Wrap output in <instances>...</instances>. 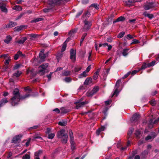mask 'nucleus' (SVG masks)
Masks as SVG:
<instances>
[{
  "label": "nucleus",
  "mask_w": 159,
  "mask_h": 159,
  "mask_svg": "<svg viewBox=\"0 0 159 159\" xmlns=\"http://www.w3.org/2000/svg\"><path fill=\"white\" fill-rule=\"evenodd\" d=\"M13 97L11 98V104L13 106H15L18 104L20 100L24 99L30 96V94H27L22 96L20 97L18 89H15L13 91Z\"/></svg>",
  "instance_id": "obj_1"
},
{
  "label": "nucleus",
  "mask_w": 159,
  "mask_h": 159,
  "mask_svg": "<svg viewBox=\"0 0 159 159\" xmlns=\"http://www.w3.org/2000/svg\"><path fill=\"white\" fill-rule=\"evenodd\" d=\"M57 137L61 139L62 143L66 144L67 143L68 136L67 134L65 133V130L62 129L58 132L57 135Z\"/></svg>",
  "instance_id": "obj_2"
},
{
  "label": "nucleus",
  "mask_w": 159,
  "mask_h": 159,
  "mask_svg": "<svg viewBox=\"0 0 159 159\" xmlns=\"http://www.w3.org/2000/svg\"><path fill=\"white\" fill-rule=\"evenodd\" d=\"M48 64L47 63L43 64L38 67V74L40 75H44L46 72V70L48 66Z\"/></svg>",
  "instance_id": "obj_3"
},
{
  "label": "nucleus",
  "mask_w": 159,
  "mask_h": 159,
  "mask_svg": "<svg viewBox=\"0 0 159 159\" xmlns=\"http://www.w3.org/2000/svg\"><path fill=\"white\" fill-rule=\"evenodd\" d=\"M158 5V4H155L153 2H147L144 5L143 8L145 10H147L157 7Z\"/></svg>",
  "instance_id": "obj_4"
},
{
  "label": "nucleus",
  "mask_w": 159,
  "mask_h": 159,
  "mask_svg": "<svg viewBox=\"0 0 159 159\" xmlns=\"http://www.w3.org/2000/svg\"><path fill=\"white\" fill-rule=\"evenodd\" d=\"M84 25L83 28L84 31H87L89 30L91 27L92 24L91 22L85 20L84 21Z\"/></svg>",
  "instance_id": "obj_5"
},
{
  "label": "nucleus",
  "mask_w": 159,
  "mask_h": 159,
  "mask_svg": "<svg viewBox=\"0 0 159 159\" xmlns=\"http://www.w3.org/2000/svg\"><path fill=\"white\" fill-rule=\"evenodd\" d=\"M76 53L75 50L73 49H71L70 51V58L72 61L74 62L76 60Z\"/></svg>",
  "instance_id": "obj_6"
},
{
  "label": "nucleus",
  "mask_w": 159,
  "mask_h": 159,
  "mask_svg": "<svg viewBox=\"0 0 159 159\" xmlns=\"http://www.w3.org/2000/svg\"><path fill=\"white\" fill-rule=\"evenodd\" d=\"M121 82V80H119L116 81V84L115 85L116 89H115V92H114V93H113V94H112V97L114 95H116V96H117V95L118 94V93L119 92L118 91V89L119 88V87L120 86V83Z\"/></svg>",
  "instance_id": "obj_7"
},
{
  "label": "nucleus",
  "mask_w": 159,
  "mask_h": 159,
  "mask_svg": "<svg viewBox=\"0 0 159 159\" xmlns=\"http://www.w3.org/2000/svg\"><path fill=\"white\" fill-rule=\"evenodd\" d=\"M140 118V115L138 114H135L132 116L131 119V121L133 123H136L138 124V120Z\"/></svg>",
  "instance_id": "obj_8"
},
{
  "label": "nucleus",
  "mask_w": 159,
  "mask_h": 159,
  "mask_svg": "<svg viewBox=\"0 0 159 159\" xmlns=\"http://www.w3.org/2000/svg\"><path fill=\"white\" fill-rule=\"evenodd\" d=\"M44 50L42 49L40 51L39 54V57L42 61H44V60L45 58L46 57L48 56V52L46 54H44Z\"/></svg>",
  "instance_id": "obj_9"
},
{
  "label": "nucleus",
  "mask_w": 159,
  "mask_h": 159,
  "mask_svg": "<svg viewBox=\"0 0 159 159\" xmlns=\"http://www.w3.org/2000/svg\"><path fill=\"white\" fill-rule=\"evenodd\" d=\"M88 103V101H86L81 102H76L75 103V104H76V108L77 109H79L80 108L83 107L85 104H87Z\"/></svg>",
  "instance_id": "obj_10"
},
{
  "label": "nucleus",
  "mask_w": 159,
  "mask_h": 159,
  "mask_svg": "<svg viewBox=\"0 0 159 159\" xmlns=\"http://www.w3.org/2000/svg\"><path fill=\"white\" fill-rule=\"evenodd\" d=\"M0 9L1 11L5 13L7 12V9L6 7V4L3 2H0Z\"/></svg>",
  "instance_id": "obj_11"
},
{
  "label": "nucleus",
  "mask_w": 159,
  "mask_h": 159,
  "mask_svg": "<svg viewBox=\"0 0 159 159\" xmlns=\"http://www.w3.org/2000/svg\"><path fill=\"white\" fill-rule=\"evenodd\" d=\"M8 55L7 54L2 55L1 56H0V57H3L4 58L6 59L7 58V59H6L5 62V65H7L9 64V61L11 60L10 57H8Z\"/></svg>",
  "instance_id": "obj_12"
},
{
  "label": "nucleus",
  "mask_w": 159,
  "mask_h": 159,
  "mask_svg": "<svg viewBox=\"0 0 159 159\" xmlns=\"http://www.w3.org/2000/svg\"><path fill=\"white\" fill-rule=\"evenodd\" d=\"M20 141V137L18 135H16L15 137L12 140V142L17 143H19Z\"/></svg>",
  "instance_id": "obj_13"
},
{
  "label": "nucleus",
  "mask_w": 159,
  "mask_h": 159,
  "mask_svg": "<svg viewBox=\"0 0 159 159\" xmlns=\"http://www.w3.org/2000/svg\"><path fill=\"white\" fill-rule=\"evenodd\" d=\"M24 55L22 52L20 51H18L16 54L14 56V59L15 60H17L19 57L23 56Z\"/></svg>",
  "instance_id": "obj_14"
},
{
  "label": "nucleus",
  "mask_w": 159,
  "mask_h": 159,
  "mask_svg": "<svg viewBox=\"0 0 159 159\" xmlns=\"http://www.w3.org/2000/svg\"><path fill=\"white\" fill-rule=\"evenodd\" d=\"M69 136H70V142L74 141V137L73 135V132L71 130H69Z\"/></svg>",
  "instance_id": "obj_15"
},
{
  "label": "nucleus",
  "mask_w": 159,
  "mask_h": 159,
  "mask_svg": "<svg viewBox=\"0 0 159 159\" xmlns=\"http://www.w3.org/2000/svg\"><path fill=\"white\" fill-rule=\"evenodd\" d=\"M92 82V79L91 78H87L84 82V85H88L90 84Z\"/></svg>",
  "instance_id": "obj_16"
},
{
  "label": "nucleus",
  "mask_w": 159,
  "mask_h": 159,
  "mask_svg": "<svg viewBox=\"0 0 159 159\" xmlns=\"http://www.w3.org/2000/svg\"><path fill=\"white\" fill-rule=\"evenodd\" d=\"M8 102V101L7 98H4L2 99L1 101L0 102V107L3 106Z\"/></svg>",
  "instance_id": "obj_17"
},
{
  "label": "nucleus",
  "mask_w": 159,
  "mask_h": 159,
  "mask_svg": "<svg viewBox=\"0 0 159 159\" xmlns=\"http://www.w3.org/2000/svg\"><path fill=\"white\" fill-rule=\"evenodd\" d=\"M67 123V121L65 119L62 120L59 122L58 124L62 126H66Z\"/></svg>",
  "instance_id": "obj_18"
},
{
  "label": "nucleus",
  "mask_w": 159,
  "mask_h": 159,
  "mask_svg": "<svg viewBox=\"0 0 159 159\" xmlns=\"http://www.w3.org/2000/svg\"><path fill=\"white\" fill-rule=\"evenodd\" d=\"M11 39L12 38L10 36H7L6 37V39L4 40V41L6 43L8 44L10 43V41L11 40Z\"/></svg>",
  "instance_id": "obj_19"
},
{
  "label": "nucleus",
  "mask_w": 159,
  "mask_h": 159,
  "mask_svg": "<svg viewBox=\"0 0 159 159\" xmlns=\"http://www.w3.org/2000/svg\"><path fill=\"white\" fill-rule=\"evenodd\" d=\"M125 19V18L124 17L121 16L117 18L116 20L114 21H113V23L120 21H123Z\"/></svg>",
  "instance_id": "obj_20"
},
{
  "label": "nucleus",
  "mask_w": 159,
  "mask_h": 159,
  "mask_svg": "<svg viewBox=\"0 0 159 159\" xmlns=\"http://www.w3.org/2000/svg\"><path fill=\"white\" fill-rule=\"evenodd\" d=\"M26 40V37H23L20 40L17 41V42L20 44H23Z\"/></svg>",
  "instance_id": "obj_21"
},
{
  "label": "nucleus",
  "mask_w": 159,
  "mask_h": 159,
  "mask_svg": "<svg viewBox=\"0 0 159 159\" xmlns=\"http://www.w3.org/2000/svg\"><path fill=\"white\" fill-rule=\"evenodd\" d=\"M16 25V22H13L11 21H9L8 24V27L9 28H11L14 27Z\"/></svg>",
  "instance_id": "obj_22"
},
{
  "label": "nucleus",
  "mask_w": 159,
  "mask_h": 159,
  "mask_svg": "<svg viewBox=\"0 0 159 159\" xmlns=\"http://www.w3.org/2000/svg\"><path fill=\"white\" fill-rule=\"evenodd\" d=\"M61 113V114L66 113L69 111L65 107H62L60 109Z\"/></svg>",
  "instance_id": "obj_23"
},
{
  "label": "nucleus",
  "mask_w": 159,
  "mask_h": 159,
  "mask_svg": "<svg viewBox=\"0 0 159 159\" xmlns=\"http://www.w3.org/2000/svg\"><path fill=\"white\" fill-rule=\"evenodd\" d=\"M42 153L43 151L41 150H39L35 153L34 156L39 157V155L42 154Z\"/></svg>",
  "instance_id": "obj_24"
},
{
  "label": "nucleus",
  "mask_w": 159,
  "mask_h": 159,
  "mask_svg": "<svg viewBox=\"0 0 159 159\" xmlns=\"http://www.w3.org/2000/svg\"><path fill=\"white\" fill-rule=\"evenodd\" d=\"M87 73L86 71H84L80 75L79 78H82L86 77L87 75Z\"/></svg>",
  "instance_id": "obj_25"
},
{
  "label": "nucleus",
  "mask_w": 159,
  "mask_h": 159,
  "mask_svg": "<svg viewBox=\"0 0 159 159\" xmlns=\"http://www.w3.org/2000/svg\"><path fill=\"white\" fill-rule=\"evenodd\" d=\"M66 45H67V43H66V42H64L63 43V44H62V48L61 49V52H62L65 50L66 49Z\"/></svg>",
  "instance_id": "obj_26"
},
{
  "label": "nucleus",
  "mask_w": 159,
  "mask_h": 159,
  "mask_svg": "<svg viewBox=\"0 0 159 159\" xmlns=\"http://www.w3.org/2000/svg\"><path fill=\"white\" fill-rule=\"evenodd\" d=\"M129 50V49H125L123 50L122 54L123 56H126L128 54V51Z\"/></svg>",
  "instance_id": "obj_27"
},
{
  "label": "nucleus",
  "mask_w": 159,
  "mask_h": 159,
  "mask_svg": "<svg viewBox=\"0 0 159 159\" xmlns=\"http://www.w3.org/2000/svg\"><path fill=\"white\" fill-rule=\"evenodd\" d=\"M99 71H97L95 72L93 76V79L94 80H96L97 79L99 75Z\"/></svg>",
  "instance_id": "obj_28"
},
{
  "label": "nucleus",
  "mask_w": 159,
  "mask_h": 159,
  "mask_svg": "<svg viewBox=\"0 0 159 159\" xmlns=\"http://www.w3.org/2000/svg\"><path fill=\"white\" fill-rule=\"evenodd\" d=\"M93 7L95 8L96 9H98L99 8V7L98 4H91L90 7V8Z\"/></svg>",
  "instance_id": "obj_29"
},
{
  "label": "nucleus",
  "mask_w": 159,
  "mask_h": 159,
  "mask_svg": "<svg viewBox=\"0 0 159 159\" xmlns=\"http://www.w3.org/2000/svg\"><path fill=\"white\" fill-rule=\"evenodd\" d=\"M23 28V27L22 26H17L14 28V30L16 31H19L22 29Z\"/></svg>",
  "instance_id": "obj_30"
},
{
  "label": "nucleus",
  "mask_w": 159,
  "mask_h": 159,
  "mask_svg": "<svg viewBox=\"0 0 159 159\" xmlns=\"http://www.w3.org/2000/svg\"><path fill=\"white\" fill-rule=\"evenodd\" d=\"M21 73H22L20 71H17L16 72L13 74V76L17 77H19Z\"/></svg>",
  "instance_id": "obj_31"
},
{
  "label": "nucleus",
  "mask_w": 159,
  "mask_h": 159,
  "mask_svg": "<svg viewBox=\"0 0 159 159\" xmlns=\"http://www.w3.org/2000/svg\"><path fill=\"white\" fill-rule=\"evenodd\" d=\"M70 71H65L63 73L64 76H67L70 75Z\"/></svg>",
  "instance_id": "obj_32"
},
{
  "label": "nucleus",
  "mask_w": 159,
  "mask_h": 159,
  "mask_svg": "<svg viewBox=\"0 0 159 159\" xmlns=\"http://www.w3.org/2000/svg\"><path fill=\"white\" fill-rule=\"evenodd\" d=\"M63 56V53L61 52L57 53V58L58 60L60 59Z\"/></svg>",
  "instance_id": "obj_33"
},
{
  "label": "nucleus",
  "mask_w": 159,
  "mask_h": 159,
  "mask_svg": "<svg viewBox=\"0 0 159 159\" xmlns=\"http://www.w3.org/2000/svg\"><path fill=\"white\" fill-rule=\"evenodd\" d=\"M13 9L17 11H20L21 10L22 8L19 6H16L13 7Z\"/></svg>",
  "instance_id": "obj_34"
},
{
  "label": "nucleus",
  "mask_w": 159,
  "mask_h": 159,
  "mask_svg": "<svg viewBox=\"0 0 159 159\" xmlns=\"http://www.w3.org/2000/svg\"><path fill=\"white\" fill-rule=\"evenodd\" d=\"M94 94L93 93L92 91H88L86 93V95L88 97H91Z\"/></svg>",
  "instance_id": "obj_35"
},
{
  "label": "nucleus",
  "mask_w": 159,
  "mask_h": 159,
  "mask_svg": "<svg viewBox=\"0 0 159 159\" xmlns=\"http://www.w3.org/2000/svg\"><path fill=\"white\" fill-rule=\"evenodd\" d=\"M71 144V149L72 150H74L75 149V143L74 141L70 142Z\"/></svg>",
  "instance_id": "obj_36"
},
{
  "label": "nucleus",
  "mask_w": 159,
  "mask_h": 159,
  "mask_svg": "<svg viewBox=\"0 0 159 159\" xmlns=\"http://www.w3.org/2000/svg\"><path fill=\"white\" fill-rule=\"evenodd\" d=\"M55 136V134L54 133H51L48 134V138L49 139H52Z\"/></svg>",
  "instance_id": "obj_37"
},
{
  "label": "nucleus",
  "mask_w": 159,
  "mask_h": 159,
  "mask_svg": "<svg viewBox=\"0 0 159 159\" xmlns=\"http://www.w3.org/2000/svg\"><path fill=\"white\" fill-rule=\"evenodd\" d=\"M133 128H131L129 129L128 132V137H129L130 136V135L133 132Z\"/></svg>",
  "instance_id": "obj_38"
},
{
  "label": "nucleus",
  "mask_w": 159,
  "mask_h": 159,
  "mask_svg": "<svg viewBox=\"0 0 159 159\" xmlns=\"http://www.w3.org/2000/svg\"><path fill=\"white\" fill-rule=\"evenodd\" d=\"M43 20V18H38L34 19L31 21L34 22H37L39 21H40Z\"/></svg>",
  "instance_id": "obj_39"
},
{
  "label": "nucleus",
  "mask_w": 159,
  "mask_h": 159,
  "mask_svg": "<svg viewBox=\"0 0 159 159\" xmlns=\"http://www.w3.org/2000/svg\"><path fill=\"white\" fill-rule=\"evenodd\" d=\"M148 64L143 63L141 66V69H144L147 67H149L148 66Z\"/></svg>",
  "instance_id": "obj_40"
},
{
  "label": "nucleus",
  "mask_w": 159,
  "mask_h": 159,
  "mask_svg": "<svg viewBox=\"0 0 159 159\" xmlns=\"http://www.w3.org/2000/svg\"><path fill=\"white\" fill-rule=\"evenodd\" d=\"M30 154H25L22 157V159H30Z\"/></svg>",
  "instance_id": "obj_41"
},
{
  "label": "nucleus",
  "mask_w": 159,
  "mask_h": 159,
  "mask_svg": "<svg viewBox=\"0 0 159 159\" xmlns=\"http://www.w3.org/2000/svg\"><path fill=\"white\" fill-rule=\"evenodd\" d=\"M82 68L81 67L77 66L75 67L74 71L75 72H77L80 71L81 69Z\"/></svg>",
  "instance_id": "obj_42"
},
{
  "label": "nucleus",
  "mask_w": 159,
  "mask_h": 159,
  "mask_svg": "<svg viewBox=\"0 0 159 159\" xmlns=\"http://www.w3.org/2000/svg\"><path fill=\"white\" fill-rule=\"evenodd\" d=\"M33 138L34 139H42V138L38 134H35L34 136H33Z\"/></svg>",
  "instance_id": "obj_43"
},
{
  "label": "nucleus",
  "mask_w": 159,
  "mask_h": 159,
  "mask_svg": "<svg viewBox=\"0 0 159 159\" xmlns=\"http://www.w3.org/2000/svg\"><path fill=\"white\" fill-rule=\"evenodd\" d=\"M125 34V32H121L117 36V37L119 38H121L124 36Z\"/></svg>",
  "instance_id": "obj_44"
},
{
  "label": "nucleus",
  "mask_w": 159,
  "mask_h": 159,
  "mask_svg": "<svg viewBox=\"0 0 159 159\" xmlns=\"http://www.w3.org/2000/svg\"><path fill=\"white\" fill-rule=\"evenodd\" d=\"M71 80L72 79L70 77H66L64 79V80L65 82L68 83L71 82Z\"/></svg>",
  "instance_id": "obj_45"
},
{
  "label": "nucleus",
  "mask_w": 159,
  "mask_h": 159,
  "mask_svg": "<svg viewBox=\"0 0 159 159\" xmlns=\"http://www.w3.org/2000/svg\"><path fill=\"white\" fill-rule=\"evenodd\" d=\"M99 90V88L96 87L93 89L92 91L94 94L95 93Z\"/></svg>",
  "instance_id": "obj_46"
},
{
  "label": "nucleus",
  "mask_w": 159,
  "mask_h": 159,
  "mask_svg": "<svg viewBox=\"0 0 159 159\" xmlns=\"http://www.w3.org/2000/svg\"><path fill=\"white\" fill-rule=\"evenodd\" d=\"M24 89L25 91L29 93H30L31 91V90L29 87H27L24 88Z\"/></svg>",
  "instance_id": "obj_47"
},
{
  "label": "nucleus",
  "mask_w": 159,
  "mask_h": 159,
  "mask_svg": "<svg viewBox=\"0 0 159 159\" xmlns=\"http://www.w3.org/2000/svg\"><path fill=\"white\" fill-rule=\"evenodd\" d=\"M141 0H128V1L129 2H130L131 3H133L135 2H140Z\"/></svg>",
  "instance_id": "obj_48"
},
{
  "label": "nucleus",
  "mask_w": 159,
  "mask_h": 159,
  "mask_svg": "<svg viewBox=\"0 0 159 159\" xmlns=\"http://www.w3.org/2000/svg\"><path fill=\"white\" fill-rule=\"evenodd\" d=\"M155 63H156V61H152L151 62H150L149 63H148V65H149L148 66H149L150 67L151 66H153L155 65Z\"/></svg>",
  "instance_id": "obj_49"
},
{
  "label": "nucleus",
  "mask_w": 159,
  "mask_h": 159,
  "mask_svg": "<svg viewBox=\"0 0 159 159\" xmlns=\"http://www.w3.org/2000/svg\"><path fill=\"white\" fill-rule=\"evenodd\" d=\"M131 73L130 72H129L125 74L123 77L122 79H124L126 78Z\"/></svg>",
  "instance_id": "obj_50"
},
{
  "label": "nucleus",
  "mask_w": 159,
  "mask_h": 159,
  "mask_svg": "<svg viewBox=\"0 0 159 159\" xmlns=\"http://www.w3.org/2000/svg\"><path fill=\"white\" fill-rule=\"evenodd\" d=\"M20 66V64H17L15 66H14L13 67V69L14 70H16L19 68Z\"/></svg>",
  "instance_id": "obj_51"
},
{
  "label": "nucleus",
  "mask_w": 159,
  "mask_h": 159,
  "mask_svg": "<svg viewBox=\"0 0 159 159\" xmlns=\"http://www.w3.org/2000/svg\"><path fill=\"white\" fill-rule=\"evenodd\" d=\"M90 15V12L88 11H87L85 13V14H84V15H83V16H86L87 17H89V16Z\"/></svg>",
  "instance_id": "obj_52"
},
{
  "label": "nucleus",
  "mask_w": 159,
  "mask_h": 159,
  "mask_svg": "<svg viewBox=\"0 0 159 159\" xmlns=\"http://www.w3.org/2000/svg\"><path fill=\"white\" fill-rule=\"evenodd\" d=\"M30 36L31 37L35 38L37 37L38 36V35L37 34H30Z\"/></svg>",
  "instance_id": "obj_53"
},
{
  "label": "nucleus",
  "mask_w": 159,
  "mask_h": 159,
  "mask_svg": "<svg viewBox=\"0 0 159 159\" xmlns=\"http://www.w3.org/2000/svg\"><path fill=\"white\" fill-rule=\"evenodd\" d=\"M155 138V137H152L153 139H154ZM152 138V137L150 136V135H148V136L145 138V139L146 140H148L150 139H151Z\"/></svg>",
  "instance_id": "obj_54"
},
{
  "label": "nucleus",
  "mask_w": 159,
  "mask_h": 159,
  "mask_svg": "<svg viewBox=\"0 0 159 159\" xmlns=\"http://www.w3.org/2000/svg\"><path fill=\"white\" fill-rule=\"evenodd\" d=\"M52 74V72H50V73L47 75V77L48 78V80L49 81L51 80V76Z\"/></svg>",
  "instance_id": "obj_55"
},
{
  "label": "nucleus",
  "mask_w": 159,
  "mask_h": 159,
  "mask_svg": "<svg viewBox=\"0 0 159 159\" xmlns=\"http://www.w3.org/2000/svg\"><path fill=\"white\" fill-rule=\"evenodd\" d=\"M83 12V10H81L80 11H79V12H78V13L76 15V17H78L79 16H80L82 13Z\"/></svg>",
  "instance_id": "obj_56"
},
{
  "label": "nucleus",
  "mask_w": 159,
  "mask_h": 159,
  "mask_svg": "<svg viewBox=\"0 0 159 159\" xmlns=\"http://www.w3.org/2000/svg\"><path fill=\"white\" fill-rule=\"evenodd\" d=\"M139 41L136 39H134L133 40V42L132 43V44H136L139 43Z\"/></svg>",
  "instance_id": "obj_57"
},
{
  "label": "nucleus",
  "mask_w": 159,
  "mask_h": 159,
  "mask_svg": "<svg viewBox=\"0 0 159 159\" xmlns=\"http://www.w3.org/2000/svg\"><path fill=\"white\" fill-rule=\"evenodd\" d=\"M140 134V131L139 130H137L135 132V135H136L137 137H138Z\"/></svg>",
  "instance_id": "obj_58"
},
{
  "label": "nucleus",
  "mask_w": 159,
  "mask_h": 159,
  "mask_svg": "<svg viewBox=\"0 0 159 159\" xmlns=\"http://www.w3.org/2000/svg\"><path fill=\"white\" fill-rule=\"evenodd\" d=\"M53 111H55L58 114L60 113V111L58 108H56L53 110Z\"/></svg>",
  "instance_id": "obj_59"
},
{
  "label": "nucleus",
  "mask_w": 159,
  "mask_h": 159,
  "mask_svg": "<svg viewBox=\"0 0 159 159\" xmlns=\"http://www.w3.org/2000/svg\"><path fill=\"white\" fill-rule=\"evenodd\" d=\"M51 129L49 128H48L47 129V131H46L45 133L47 134H49L51 133Z\"/></svg>",
  "instance_id": "obj_60"
},
{
  "label": "nucleus",
  "mask_w": 159,
  "mask_h": 159,
  "mask_svg": "<svg viewBox=\"0 0 159 159\" xmlns=\"http://www.w3.org/2000/svg\"><path fill=\"white\" fill-rule=\"evenodd\" d=\"M136 20L135 19H132V20H129V22L131 23H134L135 21Z\"/></svg>",
  "instance_id": "obj_61"
},
{
  "label": "nucleus",
  "mask_w": 159,
  "mask_h": 159,
  "mask_svg": "<svg viewBox=\"0 0 159 159\" xmlns=\"http://www.w3.org/2000/svg\"><path fill=\"white\" fill-rule=\"evenodd\" d=\"M133 37L132 35H131L129 34H128L126 36V38L127 39L129 38V39H131L133 38Z\"/></svg>",
  "instance_id": "obj_62"
},
{
  "label": "nucleus",
  "mask_w": 159,
  "mask_h": 159,
  "mask_svg": "<svg viewBox=\"0 0 159 159\" xmlns=\"http://www.w3.org/2000/svg\"><path fill=\"white\" fill-rule=\"evenodd\" d=\"M91 69V66H89L87 68L86 70L85 71H86V72H88Z\"/></svg>",
  "instance_id": "obj_63"
},
{
  "label": "nucleus",
  "mask_w": 159,
  "mask_h": 159,
  "mask_svg": "<svg viewBox=\"0 0 159 159\" xmlns=\"http://www.w3.org/2000/svg\"><path fill=\"white\" fill-rule=\"evenodd\" d=\"M30 140H31L30 138L29 139V140L26 143L25 145L27 147L29 146V143H30Z\"/></svg>",
  "instance_id": "obj_64"
}]
</instances>
